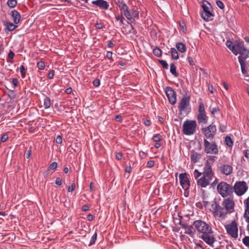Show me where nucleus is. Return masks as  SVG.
<instances>
[{
  "label": "nucleus",
  "instance_id": "1",
  "mask_svg": "<svg viewBox=\"0 0 249 249\" xmlns=\"http://www.w3.org/2000/svg\"><path fill=\"white\" fill-rule=\"evenodd\" d=\"M214 156L209 157L203 168L202 176L197 179V185L201 187L205 188L210 184L213 180L214 176L212 164L215 160Z\"/></svg>",
  "mask_w": 249,
  "mask_h": 249
},
{
  "label": "nucleus",
  "instance_id": "2",
  "mask_svg": "<svg viewBox=\"0 0 249 249\" xmlns=\"http://www.w3.org/2000/svg\"><path fill=\"white\" fill-rule=\"evenodd\" d=\"M209 210L212 212L214 217L219 221L225 219L228 214L224 208L216 201H213Z\"/></svg>",
  "mask_w": 249,
  "mask_h": 249
},
{
  "label": "nucleus",
  "instance_id": "3",
  "mask_svg": "<svg viewBox=\"0 0 249 249\" xmlns=\"http://www.w3.org/2000/svg\"><path fill=\"white\" fill-rule=\"evenodd\" d=\"M193 226L199 233H212L213 232L211 226L202 220H196L194 222Z\"/></svg>",
  "mask_w": 249,
  "mask_h": 249
},
{
  "label": "nucleus",
  "instance_id": "4",
  "mask_svg": "<svg viewBox=\"0 0 249 249\" xmlns=\"http://www.w3.org/2000/svg\"><path fill=\"white\" fill-rule=\"evenodd\" d=\"M197 124L196 121H185L182 125V132L186 135H191L195 133Z\"/></svg>",
  "mask_w": 249,
  "mask_h": 249
},
{
  "label": "nucleus",
  "instance_id": "5",
  "mask_svg": "<svg viewBox=\"0 0 249 249\" xmlns=\"http://www.w3.org/2000/svg\"><path fill=\"white\" fill-rule=\"evenodd\" d=\"M190 96L187 95H185L182 97L178 106L180 114L182 113L187 114L190 111Z\"/></svg>",
  "mask_w": 249,
  "mask_h": 249
},
{
  "label": "nucleus",
  "instance_id": "6",
  "mask_svg": "<svg viewBox=\"0 0 249 249\" xmlns=\"http://www.w3.org/2000/svg\"><path fill=\"white\" fill-rule=\"evenodd\" d=\"M218 192L223 197L230 196L232 192V187L225 182H221L217 186Z\"/></svg>",
  "mask_w": 249,
  "mask_h": 249
},
{
  "label": "nucleus",
  "instance_id": "7",
  "mask_svg": "<svg viewBox=\"0 0 249 249\" xmlns=\"http://www.w3.org/2000/svg\"><path fill=\"white\" fill-rule=\"evenodd\" d=\"M202 7L203 8V11L201 12L202 18L206 21L212 20L213 15L211 11L212 9L211 4L207 1H204Z\"/></svg>",
  "mask_w": 249,
  "mask_h": 249
},
{
  "label": "nucleus",
  "instance_id": "8",
  "mask_svg": "<svg viewBox=\"0 0 249 249\" xmlns=\"http://www.w3.org/2000/svg\"><path fill=\"white\" fill-rule=\"evenodd\" d=\"M209 117L207 115L204 104L202 102L199 103L198 113L197 119L199 124H207Z\"/></svg>",
  "mask_w": 249,
  "mask_h": 249
},
{
  "label": "nucleus",
  "instance_id": "9",
  "mask_svg": "<svg viewBox=\"0 0 249 249\" xmlns=\"http://www.w3.org/2000/svg\"><path fill=\"white\" fill-rule=\"evenodd\" d=\"M226 231L232 238L236 239L238 237V226L235 221H232L225 226Z\"/></svg>",
  "mask_w": 249,
  "mask_h": 249
},
{
  "label": "nucleus",
  "instance_id": "10",
  "mask_svg": "<svg viewBox=\"0 0 249 249\" xmlns=\"http://www.w3.org/2000/svg\"><path fill=\"white\" fill-rule=\"evenodd\" d=\"M248 189V186L245 181L236 182L234 186V193L238 196L244 195Z\"/></svg>",
  "mask_w": 249,
  "mask_h": 249
},
{
  "label": "nucleus",
  "instance_id": "11",
  "mask_svg": "<svg viewBox=\"0 0 249 249\" xmlns=\"http://www.w3.org/2000/svg\"><path fill=\"white\" fill-rule=\"evenodd\" d=\"M235 49L238 52V54H240L238 57V60H245L248 56V51L244 47L242 42H239L235 45Z\"/></svg>",
  "mask_w": 249,
  "mask_h": 249
},
{
  "label": "nucleus",
  "instance_id": "12",
  "mask_svg": "<svg viewBox=\"0 0 249 249\" xmlns=\"http://www.w3.org/2000/svg\"><path fill=\"white\" fill-rule=\"evenodd\" d=\"M205 152L207 154H216L218 150L216 144L214 142H210L207 140H204Z\"/></svg>",
  "mask_w": 249,
  "mask_h": 249
},
{
  "label": "nucleus",
  "instance_id": "13",
  "mask_svg": "<svg viewBox=\"0 0 249 249\" xmlns=\"http://www.w3.org/2000/svg\"><path fill=\"white\" fill-rule=\"evenodd\" d=\"M221 206L228 213H231L234 210V202L232 198H227L222 202Z\"/></svg>",
  "mask_w": 249,
  "mask_h": 249
},
{
  "label": "nucleus",
  "instance_id": "14",
  "mask_svg": "<svg viewBox=\"0 0 249 249\" xmlns=\"http://www.w3.org/2000/svg\"><path fill=\"white\" fill-rule=\"evenodd\" d=\"M165 93L169 102L172 105H174L177 101L175 91L171 88L168 87L166 89Z\"/></svg>",
  "mask_w": 249,
  "mask_h": 249
},
{
  "label": "nucleus",
  "instance_id": "15",
  "mask_svg": "<svg viewBox=\"0 0 249 249\" xmlns=\"http://www.w3.org/2000/svg\"><path fill=\"white\" fill-rule=\"evenodd\" d=\"M180 180V183L183 189H189L190 185V181L187 176V175L184 174H180L179 176Z\"/></svg>",
  "mask_w": 249,
  "mask_h": 249
},
{
  "label": "nucleus",
  "instance_id": "16",
  "mask_svg": "<svg viewBox=\"0 0 249 249\" xmlns=\"http://www.w3.org/2000/svg\"><path fill=\"white\" fill-rule=\"evenodd\" d=\"M121 15H124L126 18L130 21H132L131 11L128 9V6L125 3H121L119 5Z\"/></svg>",
  "mask_w": 249,
  "mask_h": 249
},
{
  "label": "nucleus",
  "instance_id": "17",
  "mask_svg": "<svg viewBox=\"0 0 249 249\" xmlns=\"http://www.w3.org/2000/svg\"><path fill=\"white\" fill-rule=\"evenodd\" d=\"M216 130L215 126L210 125L209 126L203 129V132L206 137L210 138L213 137L214 135Z\"/></svg>",
  "mask_w": 249,
  "mask_h": 249
},
{
  "label": "nucleus",
  "instance_id": "18",
  "mask_svg": "<svg viewBox=\"0 0 249 249\" xmlns=\"http://www.w3.org/2000/svg\"><path fill=\"white\" fill-rule=\"evenodd\" d=\"M245 213L244 218L245 221L249 223V197L245 201Z\"/></svg>",
  "mask_w": 249,
  "mask_h": 249
},
{
  "label": "nucleus",
  "instance_id": "19",
  "mask_svg": "<svg viewBox=\"0 0 249 249\" xmlns=\"http://www.w3.org/2000/svg\"><path fill=\"white\" fill-rule=\"evenodd\" d=\"M92 3L105 9H107L109 7V4L108 2L103 0H97L96 1H93Z\"/></svg>",
  "mask_w": 249,
  "mask_h": 249
},
{
  "label": "nucleus",
  "instance_id": "20",
  "mask_svg": "<svg viewBox=\"0 0 249 249\" xmlns=\"http://www.w3.org/2000/svg\"><path fill=\"white\" fill-rule=\"evenodd\" d=\"M209 234L210 233H205L204 234H202L201 238L206 243L209 245H212L214 242V239L213 237L210 236L209 235Z\"/></svg>",
  "mask_w": 249,
  "mask_h": 249
},
{
  "label": "nucleus",
  "instance_id": "21",
  "mask_svg": "<svg viewBox=\"0 0 249 249\" xmlns=\"http://www.w3.org/2000/svg\"><path fill=\"white\" fill-rule=\"evenodd\" d=\"M201 158V154L197 153L196 152L192 150L190 153V158L191 161L194 163L197 162Z\"/></svg>",
  "mask_w": 249,
  "mask_h": 249
},
{
  "label": "nucleus",
  "instance_id": "22",
  "mask_svg": "<svg viewBox=\"0 0 249 249\" xmlns=\"http://www.w3.org/2000/svg\"><path fill=\"white\" fill-rule=\"evenodd\" d=\"M11 15L15 24H18L19 23L21 17L20 14L17 11H12L11 12Z\"/></svg>",
  "mask_w": 249,
  "mask_h": 249
},
{
  "label": "nucleus",
  "instance_id": "23",
  "mask_svg": "<svg viewBox=\"0 0 249 249\" xmlns=\"http://www.w3.org/2000/svg\"><path fill=\"white\" fill-rule=\"evenodd\" d=\"M221 171L224 175L228 176L232 173V167L231 165L228 164H224L221 167Z\"/></svg>",
  "mask_w": 249,
  "mask_h": 249
},
{
  "label": "nucleus",
  "instance_id": "24",
  "mask_svg": "<svg viewBox=\"0 0 249 249\" xmlns=\"http://www.w3.org/2000/svg\"><path fill=\"white\" fill-rule=\"evenodd\" d=\"M226 45L227 47L230 50H231L235 55H236L238 54V52L236 51L235 49V45H233V43L231 41L228 40L226 43Z\"/></svg>",
  "mask_w": 249,
  "mask_h": 249
},
{
  "label": "nucleus",
  "instance_id": "25",
  "mask_svg": "<svg viewBox=\"0 0 249 249\" xmlns=\"http://www.w3.org/2000/svg\"><path fill=\"white\" fill-rule=\"evenodd\" d=\"M176 46L178 51L181 53H185L186 51V45L181 42L177 43Z\"/></svg>",
  "mask_w": 249,
  "mask_h": 249
},
{
  "label": "nucleus",
  "instance_id": "26",
  "mask_svg": "<svg viewBox=\"0 0 249 249\" xmlns=\"http://www.w3.org/2000/svg\"><path fill=\"white\" fill-rule=\"evenodd\" d=\"M4 24L7 29L9 31H12L17 27V25H15L12 23L9 22H5Z\"/></svg>",
  "mask_w": 249,
  "mask_h": 249
},
{
  "label": "nucleus",
  "instance_id": "27",
  "mask_svg": "<svg viewBox=\"0 0 249 249\" xmlns=\"http://www.w3.org/2000/svg\"><path fill=\"white\" fill-rule=\"evenodd\" d=\"M203 195L202 196V199H203V203L204 204V206L206 208H210V202H209L208 200V196L204 194V191L203 190Z\"/></svg>",
  "mask_w": 249,
  "mask_h": 249
},
{
  "label": "nucleus",
  "instance_id": "28",
  "mask_svg": "<svg viewBox=\"0 0 249 249\" xmlns=\"http://www.w3.org/2000/svg\"><path fill=\"white\" fill-rule=\"evenodd\" d=\"M51 105V100L50 98L46 97L43 101V106L45 109L49 108Z\"/></svg>",
  "mask_w": 249,
  "mask_h": 249
},
{
  "label": "nucleus",
  "instance_id": "29",
  "mask_svg": "<svg viewBox=\"0 0 249 249\" xmlns=\"http://www.w3.org/2000/svg\"><path fill=\"white\" fill-rule=\"evenodd\" d=\"M239 62L241 65V71H242V73L243 74H244L245 75H246L247 74V71L245 69L246 64L244 62V60H239Z\"/></svg>",
  "mask_w": 249,
  "mask_h": 249
},
{
  "label": "nucleus",
  "instance_id": "30",
  "mask_svg": "<svg viewBox=\"0 0 249 249\" xmlns=\"http://www.w3.org/2000/svg\"><path fill=\"white\" fill-rule=\"evenodd\" d=\"M172 57L174 59H178L179 57L177 51L174 48L171 49Z\"/></svg>",
  "mask_w": 249,
  "mask_h": 249
},
{
  "label": "nucleus",
  "instance_id": "31",
  "mask_svg": "<svg viewBox=\"0 0 249 249\" xmlns=\"http://www.w3.org/2000/svg\"><path fill=\"white\" fill-rule=\"evenodd\" d=\"M170 71L171 73L175 76H177L178 75V74L176 71V67L174 63H171L170 64Z\"/></svg>",
  "mask_w": 249,
  "mask_h": 249
},
{
  "label": "nucleus",
  "instance_id": "32",
  "mask_svg": "<svg viewBox=\"0 0 249 249\" xmlns=\"http://www.w3.org/2000/svg\"><path fill=\"white\" fill-rule=\"evenodd\" d=\"M7 4L10 8H14L17 5V0H8Z\"/></svg>",
  "mask_w": 249,
  "mask_h": 249
},
{
  "label": "nucleus",
  "instance_id": "33",
  "mask_svg": "<svg viewBox=\"0 0 249 249\" xmlns=\"http://www.w3.org/2000/svg\"><path fill=\"white\" fill-rule=\"evenodd\" d=\"M193 175L194 178L196 179L197 181V179H198L199 177L200 178L202 176V173L199 172L197 169H195L194 171Z\"/></svg>",
  "mask_w": 249,
  "mask_h": 249
},
{
  "label": "nucleus",
  "instance_id": "34",
  "mask_svg": "<svg viewBox=\"0 0 249 249\" xmlns=\"http://www.w3.org/2000/svg\"><path fill=\"white\" fill-rule=\"evenodd\" d=\"M210 111L212 115H215L220 112V109L218 107H215L210 108Z\"/></svg>",
  "mask_w": 249,
  "mask_h": 249
},
{
  "label": "nucleus",
  "instance_id": "35",
  "mask_svg": "<svg viewBox=\"0 0 249 249\" xmlns=\"http://www.w3.org/2000/svg\"><path fill=\"white\" fill-rule=\"evenodd\" d=\"M225 142H226L227 145H228L229 146H231L232 145L233 142L232 141V140L231 138V137H230L229 136L226 137Z\"/></svg>",
  "mask_w": 249,
  "mask_h": 249
},
{
  "label": "nucleus",
  "instance_id": "36",
  "mask_svg": "<svg viewBox=\"0 0 249 249\" xmlns=\"http://www.w3.org/2000/svg\"><path fill=\"white\" fill-rule=\"evenodd\" d=\"M152 139L154 142H158L161 140L162 137L160 134H157L155 135L154 136H153Z\"/></svg>",
  "mask_w": 249,
  "mask_h": 249
},
{
  "label": "nucleus",
  "instance_id": "37",
  "mask_svg": "<svg viewBox=\"0 0 249 249\" xmlns=\"http://www.w3.org/2000/svg\"><path fill=\"white\" fill-rule=\"evenodd\" d=\"M153 53L157 56H160L161 55V51L160 49L156 48L153 50Z\"/></svg>",
  "mask_w": 249,
  "mask_h": 249
},
{
  "label": "nucleus",
  "instance_id": "38",
  "mask_svg": "<svg viewBox=\"0 0 249 249\" xmlns=\"http://www.w3.org/2000/svg\"><path fill=\"white\" fill-rule=\"evenodd\" d=\"M184 232L185 233L190 235L191 236L194 234V233L190 227H185Z\"/></svg>",
  "mask_w": 249,
  "mask_h": 249
},
{
  "label": "nucleus",
  "instance_id": "39",
  "mask_svg": "<svg viewBox=\"0 0 249 249\" xmlns=\"http://www.w3.org/2000/svg\"><path fill=\"white\" fill-rule=\"evenodd\" d=\"M97 233H95L92 236L91 239H90V243L89 244V246H91L93 244H94L95 242V241L97 239Z\"/></svg>",
  "mask_w": 249,
  "mask_h": 249
},
{
  "label": "nucleus",
  "instance_id": "40",
  "mask_svg": "<svg viewBox=\"0 0 249 249\" xmlns=\"http://www.w3.org/2000/svg\"><path fill=\"white\" fill-rule=\"evenodd\" d=\"M242 242L246 247L249 248V236H245L242 239Z\"/></svg>",
  "mask_w": 249,
  "mask_h": 249
},
{
  "label": "nucleus",
  "instance_id": "41",
  "mask_svg": "<svg viewBox=\"0 0 249 249\" xmlns=\"http://www.w3.org/2000/svg\"><path fill=\"white\" fill-rule=\"evenodd\" d=\"M131 14L132 16V19L134 18H138L139 17V12L137 10H132L131 11Z\"/></svg>",
  "mask_w": 249,
  "mask_h": 249
},
{
  "label": "nucleus",
  "instance_id": "42",
  "mask_svg": "<svg viewBox=\"0 0 249 249\" xmlns=\"http://www.w3.org/2000/svg\"><path fill=\"white\" fill-rule=\"evenodd\" d=\"M19 70H20V72L21 73L22 77L23 78H24L25 76V73H26V70H25L24 67L23 65L21 66L20 67Z\"/></svg>",
  "mask_w": 249,
  "mask_h": 249
},
{
  "label": "nucleus",
  "instance_id": "43",
  "mask_svg": "<svg viewBox=\"0 0 249 249\" xmlns=\"http://www.w3.org/2000/svg\"><path fill=\"white\" fill-rule=\"evenodd\" d=\"M37 66L39 70H41L44 69V68L45 67V64L43 62H38L37 64Z\"/></svg>",
  "mask_w": 249,
  "mask_h": 249
},
{
  "label": "nucleus",
  "instance_id": "44",
  "mask_svg": "<svg viewBox=\"0 0 249 249\" xmlns=\"http://www.w3.org/2000/svg\"><path fill=\"white\" fill-rule=\"evenodd\" d=\"M216 4L220 9H223L224 8V3L221 0H217Z\"/></svg>",
  "mask_w": 249,
  "mask_h": 249
},
{
  "label": "nucleus",
  "instance_id": "45",
  "mask_svg": "<svg viewBox=\"0 0 249 249\" xmlns=\"http://www.w3.org/2000/svg\"><path fill=\"white\" fill-rule=\"evenodd\" d=\"M160 64L162 66V67L166 69H167L168 68V65L165 61L160 60Z\"/></svg>",
  "mask_w": 249,
  "mask_h": 249
},
{
  "label": "nucleus",
  "instance_id": "46",
  "mask_svg": "<svg viewBox=\"0 0 249 249\" xmlns=\"http://www.w3.org/2000/svg\"><path fill=\"white\" fill-rule=\"evenodd\" d=\"M75 188V185L74 183H72L71 184V185L69 186L68 192H72L74 190Z\"/></svg>",
  "mask_w": 249,
  "mask_h": 249
},
{
  "label": "nucleus",
  "instance_id": "47",
  "mask_svg": "<svg viewBox=\"0 0 249 249\" xmlns=\"http://www.w3.org/2000/svg\"><path fill=\"white\" fill-rule=\"evenodd\" d=\"M116 19L118 21H120V22L122 24H124V18L122 16H116Z\"/></svg>",
  "mask_w": 249,
  "mask_h": 249
},
{
  "label": "nucleus",
  "instance_id": "48",
  "mask_svg": "<svg viewBox=\"0 0 249 249\" xmlns=\"http://www.w3.org/2000/svg\"><path fill=\"white\" fill-rule=\"evenodd\" d=\"M55 141L57 143L61 144L62 142V137L59 135L57 136L56 138Z\"/></svg>",
  "mask_w": 249,
  "mask_h": 249
},
{
  "label": "nucleus",
  "instance_id": "49",
  "mask_svg": "<svg viewBox=\"0 0 249 249\" xmlns=\"http://www.w3.org/2000/svg\"><path fill=\"white\" fill-rule=\"evenodd\" d=\"M57 167V163L56 162H53L50 166V169H55Z\"/></svg>",
  "mask_w": 249,
  "mask_h": 249
},
{
  "label": "nucleus",
  "instance_id": "50",
  "mask_svg": "<svg viewBox=\"0 0 249 249\" xmlns=\"http://www.w3.org/2000/svg\"><path fill=\"white\" fill-rule=\"evenodd\" d=\"M154 161L153 160H149L147 163V166L148 167H152L154 165Z\"/></svg>",
  "mask_w": 249,
  "mask_h": 249
},
{
  "label": "nucleus",
  "instance_id": "51",
  "mask_svg": "<svg viewBox=\"0 0 249 249\" xmlns=\"http://www.w3.org/2000/svg\"><path fill=\"white\" fill-rule=\"evenodd\" d=\"M8 138V137L7 134H4L1 137V141L2 142H4L7 140Z\"/></svg>",
  "mask_w": 249,
  "mask_h": 249
},
{
  "label": "nucleus",
  "instance_id": "52",
  "mask_svg": "<svg viewBox=\"0 0 249 249\" xmlns=\"http://www.w3.org/2000/svg\"><path fill=\"white\" fill-rule=\"evenodd\" d=\"M93 84L94 86L98 87L100 85V82L99 79H96L93 81Z\"/></svg>",
  "mask_w": 249,
  "mask_h": 249
},
{
  "label": "nucleus",
  "instance_id": "53",
  "mask_svg": "<svg viewBox=\"0 0 249 249\" xmlns=\"http://www.w3.org/2000/svg\"><path fill=\"white\" fill-rule=\"evenodd\" d=\"M12 84H13L14 88L16 87L18 84V80L17 78H13L12 80Z\"/></svg>",
  "mask_w": 249,
  "mask_h": 249
},
{
  "label": "nucleus",
  "instance_id": "54",
  "mask_svg": "<svg viewBox=\"0 0 249 249\" xmlns=\"http://www.w3.org/2000/svg\"><path fill=\"white\" fill-rule=\"evenodd\" d=\"M54 73L53 71H51L48 75V78L49 79H53L54 77Z\"/></svg>",
  "mask_w": 249,
  "mask_h": 249
},
{
  "label": "nucleus",
  "instance_id": "55",
  "mask_svg": "<svg viewBox=\"0 0 249 249\" xmlns=\"http://www.w3.org/2000/svg\"><path fill=\"white\" fill-rule=\"evenodd\" d=\"M55 183L58 185H61L62 184V180L60 178H57L55 180Z\"/></svg>",
  "mask_w": 249,
  "mask_h": 249
},
{
  "label": "nucleus",
  "instance_id": "56",
  "mask_svg": "<svg viewBox=\"0 0 249 249\" xmlns=\"http://www.w3.org/2000/svg\"><path fill=\"white\" fill-rule=\"evenodd\" d=\"M187 59H188V61L189 64L193 66V65H195L194 61V60H193L192 58H191V57H188Z\"/></svg>",
  "mask_w": 249,
  "mask_h": 249
},
{
  "label": "nucleus",
  "instance_id": "57",
  "mask_svg": "<svg viewBox=\"0 0 249 249\" xmlns=\"http://www.w3.org/2000/svg\"><path fill=\"white\" fill-rule=\"evenodd\" d=\"M122 155L121 153H117L116 154V158L118 160H120L122 159Z\"/></svg>",
  "mask_w": 249,
  "mask_h": 249
},
{
  "label": "nucleus",
  "instance_id": "58",
  "mask_svg": "<svg viewBox=\"0 0 249 249\" xmlns=\"http://www.w3.org/2000/svg\"><path fill=\"white\" fill-rule=\"evenodd\" d=\"M144 124L146 126H149L151 124V122L149 120H145L144 121Z\"/></svg>",
  "mask_w": 249,
  "mask_h": 249
},
{
  "label": "nucleus",
  "instance_id": "59",
  "mask_svg": "<svg viewBox=\"0 0 249 249\" xmlns=\"http://www.w3.org/2000/svg\"><path fill=\"white\" fill-rule=\"evenodd\" d=\"M112 53L111 52H107V57L109 58V59H110L112 57Z\"/></svg>",
  "mask_w": 249,
  "mask_h": 249
},
{
  "label": "nucleus",
  "instance_id": "60",
  "mask_svg": "<svg viewBox=\"0 0 249 249\" xmlns=\"http://www.w3.org/2000/svg\"><path fill=\"white\" fill-rule=\"evenodd\" d=\"M184 195L185 197H188L189 195V192L188 191V189H184Z\"/></svg>",
  "mask_w": 249,
  "mask_h": 249
},
{
  "label": "nucleus",
  "instance_id": "61",
  "mask_svg": "<svg viewBox=\"0 0 249 249\" xmlns=\"http://www.w3.org/2000/svg\"><path fill=\"white\" fill-rule=\"evenodd\" d=\"M89 210V207L88 205H84L82 207L83 211H87Z\"/></svg>",
  "mask_w": 249,
  "mask_h": 249
},
{
  "label": "nucleus",
  "instance_id": "62",
  "mask_svg": "<svg viewBox=\"0 0 249 249\" xmlns=\"http://www.w3.org/2000/svg\"><path fill=\"white\" fill-rule=\"evenodd\" d=\"M87 219L89 221H91L93 219V216L91 214H89L87 216Z\"/></svg>",
  "mask_w": 249,
  "mask_h": 249
},
{
  "label": "nucleus",
  "instance_id": "63",
  "mask_svg": "<svg viewBox=\"0 0 249 249\" xmlns=\"http://www.w3.org/2000/svg\"><path fill=\"white\" fill-rule=\"evenodd\" d=\"M14 56V53L12 52H10L8 53V57L10 58H13Z\"/></svg>",
  "mask_w": 249,
  "mask_h": 249
},
{
  "label": "nucleus",
  "instance_id": "64",
  "mask_svg": "<svg viewBox=\"0 0 249 249\" xmlns=\"http://www.w3.org/2000/svg\"><path fill=\"white\" fill-rule=\"evenodd\" d=\"M245 156L246 157V158H247L248 159L249 158V150H246Z\"/></svg>",
  "mask_w": 249,
  "mask_h": 249
}]
</instances>
